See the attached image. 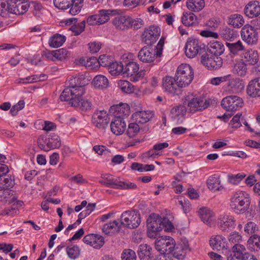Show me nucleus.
I'll return each mask as SVG.
<instances>
[{"mask_svg": "<svg viewBox=\"0 0 260 260\" xmlns=\"http://www.w3.org/2000/svg\"><path fill=\"white\" fill-rule=\"evenodd\" d=\"M87 81V79L81 74L69 77L66 82L67 87L61 93L60 100L70 101L72 106L79 105L80 99L85 92L84 86Z\"/></svg>", "mask_w": 260, "mask_h": 260, "instance_id": "nucleus-1", "label": "nucleus"}, {"mask_svg": "<svg viewBox=\"0 0 260 260\" xmlns=\"http://www.w3.org/2000/svg\"><path fill=\"white\" fill-rule=\"evenodd\" d=\"M99 183L107 186L117 189H135L137 185L130 181L121 179L118 177L114 176L111 174H102Z\"/></svg>", "mask_w": 260, "mask_h": 260, "instance_id": "nucleus-2", "label": "nucleus"}, {"mask_svg": "<svg viewBox=\"0 0 260 260\" xmlns=\"http://www.w3.org/2000/svg\"><path fill=\"white\" fill-rule=\"evenodd\" d=\"M250 204V197L246 192L238 191L231 197L230 206L236 213L245 212L249 208Z\"/></svg>", "mask_w": 260, "mask_h": 260, "instance_id": "nucleus-3", "label": "nucleus"}, {"mask_svg": "<svg viewBox=\"0 0 260 260\" xmlns=\"http://www.w3.org/2000/svg\"><path fill=\"white\" fill-rule=\"evenodd\" d=\"M164 42L165 39L161 37L155 50L149 46L143 47L138 53L139 60L143 62L151 63L154 61L155 57H160L162 55Z\"/></svg>", "mask_w": 260, "mask_h": 260, "instance_id": "nucleus-4", "label": "nucleus"}, {"mask_svg": "<svg viewBox=\"0 0 260 260\" xmlns=\"http://www.w3.org/2000/svg\"><path fill=\"white\" fill-rule=\"evenodd\" d=\"M175 77L178 87H185L191 83L193 79V69L188 64H181L177 68Z\"/></svg>", "mask_w": 260, "mask_h": 260, "instance_id": "nucleus-5", "label": "nucleus"}, {"mask_svg": "<svg viewBox=\"0 0 260 260\" xmlns=\"http://www.w3.org/2000/svg\"><path fill=\"white\" fill-rule=\"evenodd\" d=\"M120 13L121 10L118 9H101L98 13L89 16L86 21L90 25L103 24Z\"/></svg>", "mask_w": 260, "mask_h": 260, "instance_id": "nucleus-6", "label": "nucleus"}, {"mask_svg": "<svg viewBox=\"0 0 260 260\" xmlns=\"http://www.w3.org/2000/svg\"><path fill=\"white\" fill-rule=\"evenodd\" d=\"M140 215L137 211H125L120 216V223L123 227L133 229L137 228L140 224Z\"/></svg>", "mask_w": 260, "mask_h": 260, "instance_id": "nucleus-7", "label": "nucleus"}, {"mask_svg": "<svg viewBox=\"0 0 260 260\" xmlns=\"http://www.w3.org/2000/svg\"><path fill=\"white\" fill-rule=\"evenodd\" d=\"M175 243L174 239L170 236L161 237L155 241V246L161 254L170 255Z\"/></svg>", "mask_w": 260, "mask_h": 260, "instance_id": "nucleus-8", "label": "nucleus"}, {"mask_svg": "<svg viewBox=\"0 0 260 260\" xmlns=\"http://www.w3.org/2000/svg\"><path fill=\"white\" fill-rule=\"evenodd\" d=\"M205 45L198 39L188 38L185 46V53L188 58H193L204 50Z\"/></svg>", "mask_w": 260, "mask_h": 260, "instance_id": "nucleus-9", "label": "nucleus"}, {"mask_svg": "<svg viewBox=\"0 0 260 260\" xmlns=\"http://www.w3.org/2000/svg\"><path fill=\"white\" fill-rule=\"evenodd\" d=\"M243 105L242 99L236 95L226 96L221 102V106L227 111H236L240 109Z\"/></svg>", "mask_w": 260, "mask_h": 260, "instance_id": "nucleus-10", "label": "nucleus"}, {"mask_svg": "<svg viewBox=\"0 0 260 260\" xmlns=\"http://www.w3.org/2000/svg\"><path fill=\"white\" fill-rule=\"evenodd\" d=\"M187 106L192 113L201 111L207 108L210 105V101L203 96L188 97L186 99Z\"/></svg>", "mask_w": 260, "mask_h": 260, "instance_id": "nucleus-11", "label": "nucleus"}, {"mask_svg": "<svg viewBox=\"0 0 260 260\" xmlns=\"http://www.w3.org/2000/svg\"><path fill=\"white\" fill-rule=\"evenodd\" d=\"M162 89L163 91L172 95L181 93V90L177 83V79L170 76H166L162 79Z\"/></svg>", "mask_w": 260, "mask_h": 260, "instance_id": "nucleus-12", "label": "nucleus"}, {"mask_svg": "<svg viewBox=\"0 0 260 260\" xmlns=\"http://www.w3.org/2000/svg\"><path fill=\"white\" fill-rule=\"evenodd\" d=\"M139 69V64L134 61H129L123 64V74L127 76H133L132 80L136 82L144 75L143 71L138 72Z\"/></svg>", "mask_w": 260, "mask_h": 260, "instance_id": "nucleus-13", "label": "nucleus"}, {"mask_svg": "<svg viewBox=\"0 0 260 260\" xmlns=\"http://www.w3.org/2000/svg\"><path fill=\"white\" fill-rule=\"evenodd\" d=\"M160 29L159 27L150 26L146 28L142 35V40L146 44L151 45L155 43L159 37Z\"/></svg>", "mask_w": 260, "mask_h": 260, "instance_id": "nucleus-14", "label": "nucleus"}, {"mask_svg": "<svg viewBox=\"0 0 260 260\" xmlns=\"http://www.w3.org/2000/svg\"><path fill=\"white\" fill-rule=\"evenodd\" d=\"M241 36L242 40L248 44H254L257 41V32L251 25L247 24L243 27Z\"/></svg>", "mask_w": 260, "mask_h": 260, "instance_id": "nucleus-15", "label": "nucleus"}, {"mask_svg": "<svg viewBox=\"0 0 260 260\" xmlns=\"http://www.w3.org/2000/svg\"><path fill=\"white\" fill-rule=\"evenodd\" d=\"M109 120L110 118L105 110L97 111L92 116V122L94 125L101 129L106 128Z\"/></svg>", "mask_w": 260, "mask_h": 260, "instance_id": "nucleus-16", "label": "nucleus"}, {"mask_svg": "<svg viewBox=\"0 0 260 260\" xmlns=\"http://www.w3.org/2000/svg\"><path fill=\"white\" fill-rule=\"evenodd\" d=\"M202 63L210 70H216L221 67L222 61L221 57L209 56V54H204L201 58Z\"/></svg>", "mask_w": 260, "mask_h": 260, "instance_id": "nucleus-17", "label": "nucleus"}, {"mask_svg": "<svg viewBox=\"0 0 260 260\" xmlns=\"http://www.w3.org/2000/svg\"><path fill=\"white\" fill-rule=\"evenodd\" d=\"M83 241L96 249H100L104 244L105 241L103 236L97 234H89L85 236Z\"/></svg>", "mask_w": 260, "mask_h": 260, "instance_id": "nucleus-18", "label": "nucleus"}, {"mask_svg": "<svg viewBox=\"0 0 260 260\" xmlns=\"http://www.w3.org/2000/svg\"><path fill=\"white\" fill-rule=\"evenodd\" d=\"M22 1L21 2L15 1V0H9V7H10V13L16 15H21L27 11L29 5L26 2Z\"/></svg>", "mask_w": 260, "mask_h": 260, "instance_id": "nucleus-19", "label": "nucleus"}, {"mask_svg": "<svg viewBox=\"0 0 260 260\" xmlns=\"http://www.w3.org/2000/svg\"><path fill=\"white\" fill-rule=\"evenodd\" d=\"M217 225L222 231L234 228L236 225V220L232 216L221 214L218 218Z\"/></svg>", "mask_w": 260, "mask_h": 260, "instance_id": "nucleus-20", "label": "nucleus"}, {"mask_svg": "<svg viewBox=\"0 0 260 260\" xmlns=\"http://www.w3.org/2000/svg\"><path fill=\"white\" fill-rule=\"evenodd\" d=\"M186 107L183 105H179L173 107L170 112L171 118L177 123H181L184 116L186 113Z\"/></svg>", "mask_w": 260, "mask_h": 260, "instance_id": "nucleus-21", "label": "nucleus"}, {"mask_svg": "<svg viewBox=\"0 0 260 260\" xmlns=\"http://www.w3.org/2000/svg\"><path fill=\"white\" fill-rule=\"evenodd\" d=\"M112 20V24L118 29L124 30L130 27V17L118 14Z\"/></svg>", "mask_w": 260, "mask_h": 260, "instance_id": "nucleus-22", "label": "nucleus"}, {"mask_svg": "<svg viewBox=\"0 0 260 260\" xmlns=\"http://www.w3.org/2000/svg\"><path fill=\"white\" fill-rule=\"evenodd\" d=\"M154 115L153 111H139L132 115V118L136 122L144 123L149 121Z\"/></svg>", "mask_w": 260, "mask_h": 260, "instance_id": "nucleus-23", "label": "nucleus"}, {"mask_svg": "<svg viewBox=\"0 0 260 260\" xmlns=\"http://www.w3.org/2000/svg\"><path fill=\"white\" fill-rule=\"evenodd\" d=\"M112 132L116 135L123 134L125 130L126 123L122 117H115L110 124Z\"/></svg>", "mask_w": 260, "mask_h": 260, "instance_id": "nucleus-24", "label": "nucleus"}, {"mask_svg": "<svg viewBox=\"0 0 260 260\" xmlns=\"http://www.w3.org/2000/svg\"><path fill=\"white\" fill-rule=\"evenodd\" d=\"M245 14L249 18L258 16L260 14V3L258 1L249 2L244 8Z\"/></svg>", "mask_w": 260, "mask_h": 260, "instance_id": "nucleus-25", "label": "nucleus"}, {"mask_svg": "<svg viewBox=\"0 0 260 260\" xmlns=\"http://www.w3.org/2000/svg\"><path fill=\"white\" fill-rule=\"evenodd\" d=\"M247 93L251 97L260 96V78L250 80L247 87Z\"/></svg>", "mask_w": 260, "mask_h": 260, "instance_id": "nucleus-26", "label": "nucleus"}, {"mask_svg": "<svg viewBox=\"0 0 260 260\" xmlns=\"http://www.w3.org/2000/svg\"><path fill=\"white\" fill-rule=\"evenodd\" d=\"M121 227V223L117 220H114L104 224L102 226V232L106 235H112L118 233Z\"/></svg>", "mask_w": 260, "mask_h": 260, "instance_id": "nucleus-27", "label": "nucleus"}, {"mask_svg": "<svg viewBox=\"0 0 260 260\" xmlns=\"http://www.w3.org/2000/svg\"><path fill=\"white\" fill-rule=\"evenodd\" d=\"M147 229L159 232L162 230L161 218L156 214L151 215L147 220Z\"/></svg>", "mask_w": 260, "mask_h": 260, "instance_id": "nucleus-28", "label": "nucleus"}, {"mask_svg": "<svg viewBox=\"0 0 260 260\" xmlns=\"http://www.w3.org/2000/svg\"><path fill=\"white\" fill-rule=\"evenodd\" d=\"M210 245L215 250H221L226 246V239L220 235L213 236L209 241Z\"/></svg>", "mask_w": 260, "mask_h": 260, "instance_id": "nucleus-29", "label": "nucleus"}, {"mask_svg": "<svg viewBox=\"0 0 260 260\" xmlns=\"http://www.w3.org/2000/svg\"><path fill=\"white\" fill-rule=\"evenodd\" d=\"M258 53L255 50H247L243 54V61L248 65H254L258 60Z\"/></svg>", "mask_w": 260, "mask_h": 260, "instance_id": "nucleus-30", "label": "nucleus"}, {"mask_svg": "<svg viewBox=\"0 0 260 260\" xmlns=\"http://www.w3.org/2000/svg\"><path fill=\"white\" fill-rule=\"evenodd\" d=\"M224 51V46L220 42H210L208 46V51L211 55L218 56L222 54Z\"/></svg>", "mask_w": 260, "mask_h": 260, "instance_id": "nucleus-31", "label": "nucleus"}, {"mask_svg": "<svg viewBox=\"0 0 260 260\" xmlns=\"http://www.w3.org/2000/svg\"><path fill=\"white\" fill-rule=\"evenodd\" d=\"M198 212L201 220L209 226H211L213 224V214L210 209L203 207L200 209Z\"/></svg>", "mask_w": 260, "mask_h": 260, "instance_id": "nucleus-32", "label": "nucleus"}, {"mask_svg": "<svg viewBox=\"0 0 260 260\" xmlns=\"http://www.w3.org/2000/svg\"><path fill=\"white\" fill-rule=\"evenodd\" d=\"M152 248L148 244H141L139 247L138 253L141 260H149L153 257Z\"/></svg>", "mask_w": 260, "mask_h": 260, "instance_id": "nucleus-33", "label": "nucleus"}, {"mask_svg": "<svg viewBox=\"0 0 260 260\" xmlns=\"http://www.w3.org/2000/svg\"><path fill=\"white\" fill-rule=\"evenodd\" d=\"M112 109H114L116 111L115 117H127L130 114L129 107L126 104H120L118 105L113 106L111 107Z\"/></svg>", "mask_w": 260, "mask_h": 260, "instance_id": "nucleus-34", "label": "nucleus"}, {"mask_svg": "<svg viewBox=\"0 0 260 260\" xmlns=\"http://www.w3.org/2000/svg\"><path fill=\"white\" fill-rule=\"evenodd\" d=\"M66 40V38L64 36L55 34L50 37L48 44L52 48H58L63 45Z\"/></svg>", "mask_w": 260, "mask_h": 260, "instance_id": "nucleus-35", "label": "nucleus"}, {"mask_svg": "<svg viewBox=\"0 0 260 260\" xmlns=\"http://www.w3.org/2000/svg\"><path fill=\"white\" fill-rule=\"evenodd\" d=\"M181 22L186 26H193L197 23V18L193 13L184 12L181 18Z\"/></svg>", "mask_w": 260, "mask_h": 260, "instance_id": "nucleus-36", "label": "nucleus"}, {"mask_svg": "<svg viewBox=\"0 0 260 260\" xmlns=\"http://www.w3.org/2000/svg\"><path fill=\"white\" fill-rule=\"evenodd\" d=\"M228 23L235 28H240L243 25L244 20L241 15L234 14L229 17Z\"/></svg>", "mask_w": 260, "mask_h": 260, "instance_id": "nucleus-37", "label": "nucleus"}, {"mask_svg": "<svg viewBox=\"0 0 260 260\" xmlns=\"http://www.w3.org/2000/svg\"><path fill=\"white\" fill-rule=\"evenodd\" d=\"M247 247L251 251L260 249V236L258 235L251 236L247 241Z\"/></svg>", "mask_w": 260, "mask_h": 260, "instance_id": "nucleus-38", "label": "nucleus"}, {"mask_svg": "<svg viewBox=\"0 0 260 260\" xmlns=\"http://www.w3.org/2000/svg\"><path fill=\"white\" fill-rule=\"evenodd\" d=\"M207 185L210 190H219L222 187L220 185V179L219 176L214 174L210 176L207 180Z\"/></svg>", "mask_w": 260, "mask_h": 260, "instance_id": "nucleus-39", "label": "nucleus"}, {"mask_svg": "<svg viewBox=\"0 0 260 260\" xmlns=\"http://www.w3.org/2000/svg\"><path fill=\"white\" fill-rule=\"evenodd\" d=\"M187 8L194 12H199L205 7L204 0H187L186 2Z\"/></svg>", "mask_w": 260, "mask_h": 260, "instance_id": "nucleus-40", "label": "nucleus"}, {"mask_svg": "<svg viewBox=\"0 0 260 260\" xmlns=\"http://www.w3.org/2000/svg\"><path fill=\"white\" fill-rule=\"evenodd\" d=\"M220 36L225 40L232 41L237 37L238 34L233 29L225 27L220 31Z\"/></svg>", "mask_w": 260, "mask_h": 260, "instance_id": "nucleus-41", "label": "nucleus"}, {"mask_svg": "<svg viewBox=\"0 0 260 260\" xmlns=\"http://www.w3.org/2000/svg\"><path fill=\"white\" fill-rule=\"evenodd\" d=\"M92 82L94 87L98 88H106L109 85L108 79L102 75L96 76L94 78Z\"/></svg>", "mask_w": 260, "mask_h": 260, "instance_id": "nucleus-42", "label": "nucleus"}, {"mask_svg": "<svg viewBox=\"0 0 260 260\" xmlns=\"http://www.w3.org/2000/svg\"><path fill=\"white\" fill-rule=\"evenodd\" d=\"M14 185V180L11 176L7 175V174L1 176L0 178V188L7 189L13 187Z\"/></svg>", "mask_w": 260, "mask_h": 260, "instance_id": "nucleus-43", "label": "nucleus"}, {"mask_svg": "<svg viewBox=\"0 0 260 260\" xmlns=\"http://www.w3.org/2000/svg\"><path fill=\"white\" fill-rule=\"evenodd\" d=\"M108 68L111 75L116 76L123 72V64L121 62H114L112 60Z\"/></svg>", "mask_w": 260, "mask_h": 260, "instance_id": "nucleus-44", "label": "nucleus"}, {"mask_svg": "<svg viewBox=\"0 0 260 260\" xmlns=\"http://www.w3.org/2000/svg\"><path fill=\"white\" fill-rule=\"evenodd\" d=\"M228 82L225 85L224 88L226 91L229 93H237L239 92V82L236 79L232 78L231 76L229 80H227Z\"/></svg>", "mask_w": 260, "mask_h": 260, "instance_id": "nucleus-45", "label": "nucleus"}, {"mask_svg": "<svg viewBox=\"0 0 260 260\" xmlns=\"http://www.w3.org/2000/svg\"><path fill=\"white\" fill-rule=\"evenodd\" d=\"M48 144L50 150L58 148L61 144L59 137L54 133L50 134L49 135Z\"/></svg>", "mask_w": 260, "mask_h": 260, "instance_id": "nucleus-46", "label": "nucleus"}, {"mask_svg": "<svg viewBox=\"0 0 260 260\" xmlns=\"http://www.w3.org/2000/svg\"><path fill=\"white\" fill-rule=\"evenodd\" d=\"M83 0H72L69 6V13L72 15L78 14L83 7Z\"/></svg>", "mask_w": 260, "mask_h": 260, "instance_id": "nucleus-47", "label": "nucleus"}, {"mask_svg": "<svg viewBox=\"0 0 260 260\" xmlns=\"http://www.w3.org/2000/svg\"><path fill=\"white\" fill-rule=\"evenodd\" d=\"M118 87L126 93H131L134 91V85L129 81L120 80L118 81Z\"/></svg>", "mask_w": 260, "mask_h": 260, "instance_id": "nucleus-48", "label": "nucleus"}, {"mask_svg": "<svg viewBox=\"0 0 260 260\" xmlns=\"http://www.w3.org/2000/svg\"><path fill=\"white\" fill-rule=\"evenodd\" d=\"M226 45L229 49L230 52L234 55L238 54L239 51H242L244 48L240 41L233 43H226Z\"/></svg>", "mask_w": 260, "mask_h": 260, "instance_id": "nucleus-49", "label": "nucleus"}, {"mask_svg": "<svg viewBox=\"0 0 260 260\" xmlns=\"http://www.w3.org/2000/svg\"><path fill=\"white\" fill-rule=\"evenodd\" d=\"M246 64L244 62H239L236 63L233 68V72L240 76H244L247 72Z\"/></svg>", "mask_w": 260, "mask_h": 260, "instance_id": "nucleus-50", "label": "nucleus"}, {"mask_svg": "<svg viewBox=\"0 0 260 260\" xmlns=\"http://www.w3.org/2000/svg\"><path fill=\"white\" fill-rule=\"evenodd\" d=\"M71 57L70 52L65 49H60L55 50V57L56 60H63Z\"/></svg>", "mask_w": 260, "mask_h": 260, "instance_id": "nucleus-51", "label": "nucleus"}, {"mask_svg": "<svg viewBox=\"0 0 260 260\" xmlns=\"http://www.w3.org/2000/svg\"><path fill=\"white\" fill-rule=\"evenodd\" d=\"M66 250L69 257L72 259H76L80 255V249L77 245L68 246Z\"/></svg>", "mask_w": 260, "mask_h": 260, "instance_id": "nucleus-52", "label": "nucleus"}, {"mask_svg": "<svg viewBox=\"0 0 260 260\" xmlns=\"http://www.w3.org/2000/svg\"><path fill=\"white\" fill-rule=\"evenodd\" d=\"M177 205L180 206L185 213L189 212L191 209V204L187 199L181 197L178 199Z\"/></svg>", "mask_w": 260, "mask_h": 260, "instance_id": "nucleus-53", "label": "nucleus"}, {"mask_svg": "<svg viewBox=\"0 0 260 260\" xmlns=\"http://www.w3.org/2000/svg\"><path fill=\"white\" fill-rule=\"evenodd\" d=\"M140 129V126L137 123H131L128 125L126 134L129 138H133L138 134Z\"/></svg>", "mask_w": 260, "mask_h": 260, "instance_id": "nucleus-54", "label": "nucleus"}, {"mask_svg": "<svg viewBox=\"0 0 260 260\" xmlns=\"http://www.w3.org/2000/svg\"><path fill=\"white\" fill-rule=\"evenodd\" d=\"M47 77L46 75H43L41 78V76L38 77L37 75H33L31 76H28L25 78L20 79L18 83H31L33 82H36L40 80H44Z\"/></svg>", "mask_w": 260, "mask_h": 260, "instance_id": "nucleus-55", "label": "nucleus"}, {"mask_svg": "<svg viewBox=\"0 0 260 260\" xmlns=\"http://www.w3.org/2000/svg\"><path fill=\"white\" fill-rule=\"evenodd\" d=\"M172 252L171 253V256L178 259H182L184 256V251L182 246L179 245L174 244V248H173Z\"/></svg>", "mask_w": 260, "mask_h": 260, "instance_id": "nucleus-56", "label": "nucleus"}, {"mask_svg": "<svg viewBox=\"0 0 260 260\" xmlns=\"http://www.w3.org/2000/svg\"><path fill=\"white\" fill-rule=\"evenodd\" d=\"M82 96L80 99L79 105L74 106L75 107H79L82 111H88L92 109V104L91 101L87 99H82Z\"/></svg>", "mask_w": 260, "mask_h": 260, "instance_id": "nucleus-57", "label": "nucleus"}, {"mask_svg": "<svg viewBox=\"0 0 260 260\" xmlns=\"http://www.w3.org/2000/svg\"><path fill=\"white\" fill-rule=\"evenodd\" d=\"M85 23V20H83L81 22L73 25L71 27V29L74 33L75 36H78L84 30Z\"/></svg>", "mask_w": 260, "mask_h": 260, "instance_id": "nucleus-58", "label": "nucleus"}, {"mask_svg": "<svg viewBox=\"0 0 260 260\" xmlns=\"http://www.w3.org/2000/svg\"><path fill=\"white\" fill-rule=\"evenodd\" d=\"M49 137L47 138L45 136H41L38 139V144L40 148L45 151H48L50 150L48 146V142Z\"/></svg>", "mask_w": 260, "mask_h": 260, "instance_id": "nucleus-59", "label": "nucleus"}, {"mask_svg": "<svg viewBox=\"0 0 260 260\" xmlns=\"http://www.w3.org/2000/svg\"><path fill=\"white\" fill-rule=\"evenodd\" d=\"M72 0H53L54 6L58 9L66 10L69 8Z\"/></svg>", "mask_w": 260, "mask_h": 260, "instance_id": "nucleus-60", "label": "nucleus"}, {"mask_svg": "<svg viewBox=\"0 0 260 260\" xmlns=\"http://www.w3.org/2000/svg\"><path fill=\"white\" fill-rule=\"evenodd\" d=\"M246 177V175L243 173H238L236 175H229L228 179L230 182L234 184L239 183L243 178Z\"/></svg>", "mask_w": 260, "mask_h": 260, "instance_id": "nucleus-61", "label": "nucleus"}, {"mask_svg": "<svg viewBox=\"0 0 260 260\" xmlns=\"http://www.w3.org/2000/svg\"><path fill=\"white\" fill-rule=\"evenodd\" d=\"M122 260H136V254L134 251L131 249H125L121 254Z\"/></svg>", "mask_w": 260, "mask_h": 260, "instance_id": "nucleus-62", "label": "nucleus"}, {"mask_svg": "<svg viewBox=\"0 0 260 260\" xmlns=\"http://www.w3.org/2000/svg\"><path fill=\"white\" fill-rule=\"evenodd\" d=\"M112 60L111 56L104 54L99 56L98 62L101 66L108 67Z\"/></svg>", "mask_w": 260, "mask_h": 260, "instance_id": "nucleus-63", "label": "nucleus"}, {"mask_svg": "<svg viewBox=\"0 0 260 260\" xmlns=\"http://www.w3.org/2000/svg\"><path fill=\"white\" fill-rule=\"evenodd\" d=\"M242 114L238 113L235 115L230 122V125L233 128L240 127L242 124L241 121H243V119L241 118Z\"/></svg>", "mask_w": 260, "mask_h": 260, "instance_id": "nucleus-64", "label": "nucleus"}]
</instances>
